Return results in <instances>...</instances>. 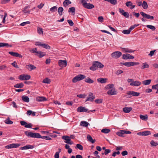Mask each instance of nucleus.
Returning <instances> with one entry per match:
<instances>
[{"label":"nucleus","mask_w":158,"mask_h":158,"mask_svg":"<svg viewBox=\"0 0 158 158\" xmlns=\"http://www.w3.org/2000/svg\"><path fill=\"white\" fill-rule=\"evenodd\" d=\"M104 67V65L101 62L98 61H94L93 62L92 65L89 68V69L94 71L98 68L102 69Z\"/></svg>","instance_id":"nucleus-1"},{"label":"nucleus","mask_w":158,"mask_h":158,"mask_svg":"<svg viewBox=\"0 0 158 158\" xmlns=\"http://www.w3.org/2000/svg\"><path fill=\"white\" fill-rule=\"evenodd\" d=\"M81 2L83 7L85 8L90 9L94 7V6L93 4L87 3L85 0H81Z\"/></svg>","instance_id":"nucleus-2"},{"label":"nucleus","mask_w":158,"mask_h":158,"mask_svg":"<svg viewBox=\"0 0 158 158\" xmlns=\"http://www.w3.org/2000/svg\"><path fill=\"white\" fill-rule=\"evenodd\" d=\"M86 77L84 75L79 74L76 76L72 79V82L76 83L77 81L82 80L85 78Z\"/></svg>","instance_id":"nucleus-3"},{"label":"nucleus","mask_w":158,"mask_h":158,"mask_svg":"<svg viewBox=\"0 0 158 158\" xmlns=\"http://www.w3.org/2000/svg\"><path fill=\"white\" fill-rule=\"evenodd\" d=\"M140 14L143 17V18L141 19V20L143 22H144L146 21V20L145 19L143 18H145L147 19H150L151 20L154 19V17L153 16H151L147 14L142 11L141 12Z\"/></svg>","instance_id":"nucleus-4"},{"label":"nucleus","mask_w":158,"mask_h":158,"mask_svg":"<svg viewBox=\"0 0 158 158\" xmlns=\"http://www.w3.org/2000/svg\"><path fill=\"white\" fill-rule=\"evenodd\" d=\"M131 132L128 131L120 130L116 133L117 135L120 137H124L125 134H130Z\"/></svg>","instance_id":"nucleus-5"},{"label":"nucleus","mask_w":158,"mask_h":158,"mask_svg":"<svg viewBox=\"0 0 158 158\" xmlns=\"http://www.w3.org/2000/svg\"><path fill=\"white\" fill-rule=\"evenodd\" d=\"M61 138L62 139L65 140L64 142L66 143L72 145L73 144V141H71L70 137L69 136L67 135H63L62 136Z\"/></svg>","instance_id":"nucleus-6"},{"label":"nucleus","mask_w":158,"mask_h":158,"mask_svg":"<svg viewBox=\"0 0 158 158\" xmlns=\"http://www.w3.org/2000/svg\"><path fill=\"white\" fill-rule=\"evenodd\" d=\"M95 111L96 110H95L88 111V109L85 108V107L81 106L79 107L77 109V111L79 112H86L87 111H88V113H89L91 112H95Z\"/></svg>","instance_id":"nucleus-7"},{"label":"nucleus","mask_w":158,"mask_h":158,"mask_svg":"<svg viewBox=\"0 0 158 158\" xmlns=\"http://www.w3.org/2000/svg\"><path fill=\"white\" fill-rule=\"evenodd\" d=\"M121 64H123L126 66L130 67L133 66L135 65H138L139 63L138 62H126L124 63H121Z\"/></svg>","instance_id":"nucleus-8"},{"label":"nucleus","mask_w":158,"mask_h":158,"mask_svg":"<svg viewBox=\"0 0 158 158\" xmlns=\"http://www.w3.org/2000/svg\"><path fill=\"white\" fill-rule=\"evenodd\" d=\"M35 44L36 46H41L44 48L46 49H50L51 47L50 46L47 44H41L40 42H36L35 43Z\"/></svg>","instance_id":"nucleus-9"},{"label":"nucleus","mask_w":158,"mask_h":158,"mask_svg":"<svg viewBox=\"0 0 158 158\" xmlns=\"http://www.w3.org/2000/svg\"><path fill=\"white\" fill-rule=\"evenodd\" d=\"M127 95L126 97L127 98H131V95H132L133 96H138L140 94L139 93H138L135 91H130L127 92Z\"/></svg>","instance_id":"nucleus-10"},{"label":"nucleus","mask_w":158,"mask_h":158,"mask_svg":"<svg viewBox=\"0 0 158 158\" xmlns=\"http://www.w3.org/2000/svg\"><path fill=\"white\" fill-rule=\"evenodd\" d=\"M30 78V76L28 75L21 74L19 77V79L21 80H28Z\"/></svg>","instance_id":"nucleus-11"},{"label":"nucleus","mask_w":158,"mask_h":158,"mask_svg":"<svg viewBox=\"0 0 158 158\" xmlns=\"http://www.w3.org/2000/svg\"><path fill=\"white\" fill-rule=\"evenodd\" d=\"M122 55V53L119 51H116L111 54V56L114 58L117 59Z\"/></svg>","instance_id":"nucleus-12"},{"label":"nucleus","mask_w":158,"mask_h":158,"mask_svg":"<svg viewBox=\"0 0 158 158\" xmlns=\"http://www.w3.org/2000/svg\"><path fill=\"white\" fill-rule=\"evenodd\" d=\"M58 63L59 65L61 67H65L67 64V61L65 60H59Z\"/></svg>","instance_id":"nucleus-13"},{"label":"nucleus","mask_w":158,"mask_h":158,"mask_svg":"<svg viewBox=\"0 0 158 158\" xmlns=\"http://www.w3.org/2000/svg\"><path fill=\"white\" fill-rule=\"evenodd\" d=\"M95 98V96L93 95V93L91 92H89V97L86 99L85 102L88 101L92 102L93 101Z\"/></svg>","instance_id":"nucleus-14"},{"label":"nucleus","mask_w":158,"mask_h":158,"mask_svg":"<svg viewBox=\"0 0 158 158\" xmlns=\"http://www.w3.org/2000/svg\"><path fill=\"white\" fill-rule=\"evenodd\" d=\"M123 58L124 59H131L134 58V57L129 54H124L123 55Z\"/></svg>","instance_id":"nucleus-15"},{"label":"nucleus","mask_w":158,"mask_h":158,"mask_svg":"<svg viewBox=\"0 0 158 158\" xmlns=\"http://www.w3.org/2000/svg\"><path fill=\"white\" fill-rule=\"evenodd\" d=\"M8 53L11 55L12 56H15L16 57H19V58H22L23 57V56L19 54V53L16 52H9Z\"/></svg>","instance_id":"nucleus-16"},{"label":"nucleus","mask_w":158,"mask_h":158,"mask_svg":"<svg viewBox=\"0 0 158 158\" xmlns=\"http://www.w3.org/2000/svg\"><path fill=\"white\" fill-rule=\"evenodd\" d=\"M34 147L33 145H28L20 148V149L21 150H27L29 149H33Z\"/></svg>","instance_id":"nucleus-17"},{"label":"nucleus","mask_w":158,"mask_h":158,"mask_svg":"<svg viewBox=\"0 0 158 158\" xmlns=\"http://www.w3.org/2000/svg\"><path fill=\"white\" fill-rule=\"evenodd\" d=\"M107 94L110 95H116L117 94L116 91L114 88H113L107 92Z\"/></svg>","instance_id":"nucleus-18"},{"label":"nucleus","mask_w":158,"mask_h":158,"mask_svg":"<svg viewBox=\"0 0 158 158\" xmlns=\"http://www.w3.org/2000/svg\"><path fill=\"white\" fill-rule=\"evenodd\" d=\"M141 84V82L138 81H134L133 82L131 83L130 85L132 86H138L140 85Z\"/></svg>","instance_id":"nucleus-19"},{"label":"nucleus","mask_w":158,"mask_h":158,"mask_svg":"<svg viewBox=\"0 0 158 158\" xmlns=\"http://www.w3.org/2000/svg\"><path fill=\"white\" fill-rule=\"evenodd\" d=\"M34 133L27 131L25 132V134L27 136L31 138H34Z\"/></svg>","instance_id":"nucleus-20"},{"label":"nucleus","mask_w":158,"mask_h":158,"mask_svg":"<svg viewBox=\"0 0 158 158\" xmlns=\"http://www.w3.org/2000/svg\"><path fill=\"white\" fill-rule=\"evenodd\" d=\"M126 5L127 7L130 6V9H133L134 8L135 6V5H132V2L131 1L127 2L126 3Z\"/></svg>","instance_id":"nucleus-21"},{"label":"nucleus","mask_w":158,"mask_h":158,"mask_svg":"<svg viewBox=\"0 0 158 158\" xmlns=\"http://www.w3.org/2000/svg\"><path fill=\"white\" fill-rule=\"evenodd\" d=\"M132 108L131 107H125L123 108V111L125 113H128L130 112L132 110Z\"/></svg>","instance_id":"nucleus-22"},{"label":"nucleus","mask_w":158,"mask_h":158,"mask_svg":"<svg viewBox=\"0 0 158 158\" xmlns=\"http://www.w3.org/2000/svg\"><path fill=\"white\" fill-rule=\"evenodd\" d=\"M107 79L106 78H100L97 79V81L101 83H105L106 82Z\"/></svg>","instance_id":"nucleus-23"},{"label":"nucleus","mask_w":158,"mask_h":158,"mask_svg":"<svg viewBox=\"0 0 158 158\" xmlns=\"http://www.w3.org/2000/svg\"><path fill=\"white\" fill-rule=\"evenodd\" d=\"M36 100L38 102H42L45 101L46 99L45 98L43 97H38L36 98Z\"/></svg>","instance_id":"nucleus-24"},{"label":"nucleus","mask_w":158,"mask_h":158,"mask_svg":"<svg viewBox=\"0 0 158 158\" xmlns=\"http://www.w3.org/2000/svg\"><path fill=\"white\" fill-rule=\"evenodd\" d=\"M26 68L31 71L32 70L35 69L36 67L33 65L30 64L27 65Z\"/></svg>","instance_id":"nucleus-25"},{"label":"nucleus","mask_w":158,"mask_h":158,"mask_svg":"<svg viewBox=\"0 0 158 158\" xmlns=\"http://www.w3.org/2000/svg\"><path fill=\"white\" fill-rule=\"evenodd\" d=\"M87 137L88 141L92 143H94L95 142V139H93L92 137L90 135H87Z\"/></svg>","instance_id":"nucleus-26"},{"label":"nucleus","mask_w":158,"mask_h":158,"mask_svg":"<svg viewBox=\"0 0 158 158\" xmlns=\"http://www.w3.org/2000/svg\"><path fill=\"white\" fill-rule=\"evenodd\" d=\"M46 55V53L44 52H43L40 51L38 52L36 54V55L38 56L40 58H41L43 56H45Z\"/></svg>","instance_id":"nucleus-27"},{"label":"nucleus","mask_w":158,"mask_h":158,"mask_svg":"<svg viewBox=\"0 0 158 158\" xmlns=\"http://www.w3.org/2000/svg\"><path fill=\"white\" fill-rule=\"evenodd\" d=\"M12 45H9L8 44L6 43H0V47H12Z\"/></svg>","instance_id":"nucleus-28"},{"label":"nucleus","mask_w":158,"mask_h":158,"mask_svg":"<svg viewBox=\"0 0 158 158\" xmlns=\"http://www.w3.org/2000/svg\"><path fill=\"white\" fill-rule=\"evenodd\" d=\"M29 8H30L29 6H26L23 8L22 11L23 12L25 13H30V11L29 10H27V9Z\"/></svg>","instance_id":"nucleus-29"},{"label":"nucleus","mask_w":158,"mask_h":158,"mask_svg":"<svg viewBox=\"0 0 158 158\" xmlns=\"http://www.w3.org/2000/svg\"><path fill=\"white\" fill-rule=\"evenodd\" d=\"M151 81V80L148 79L143 81H142V84L145 85H149Z\"/></svg>","instance_id":"nucleus-30"},{"label":"nucleus","mask_w":158,"mask_h":158,"mask_svg":"<svg viewBox=\"0 0 158 158\" xmlns=\"http://www.w3.org/2000/svg\"><path fill=\"white\" fill-rule=\"evenodd\" d=\"M80 125L83 127H86L88 125H89V124L87 122L82 121L81 122Z\"/></svg>","instance_id":"nucleus-31"},{"label":"nucleus","mask_w":158,"mask_h":158,"mask_svg":"<svg viewBox=\"0 0 158 158\" xmlns=\"http://www.w3.org/2000/svg\"><path fill=\"white\" fill-rule=\"evenodd\" d=\"M22 99L24 102H29V98L28 97L23 96L22 97Z\"/></svg>","instance_id":"nucleus-32"},{"label":"nucleus","mask_w":158,"mask_h":158,"mask_svg":"<svg viewBox=\"0 0 158 158\" xmlns=\"http://www.w3.org/2000/svg\"><path fill=\"white\" fill-rule=\"evenodd\" d=\"M71 2L69 0H65L63 2V6H64L66 7V6L68 5L69 4H71Z\"/></svg>","instance_id":"nucleus-33"},{"label":"nucleus","mask_w":158,"mask_h":158,"mask_svg":"<svg viewBox=\"0 0 158 158\" xmlns=\"http://www.w3.org/2000/svg\"><path fill=\"white\" fill-rule=\"evenodd\" d=\"M85 81L87 83L89 84H92L94 82V81L89 77H88L86 78Z\"/></svg>","instance_id":"nucleus-34"},{"label":"nucleus","mask_w":158,"mask_h":158,"mask_svg":"<svg viewBox=\"0 0 158 158\" xmlns=\"http://www.w3.org/2000/svg\"><path fill=\"white\" fill-rule=\"evenodd\" d=\"M139 117L140 119L146 121L148 120V116L147 114H146L144 115H143L141 114L140 115Z\"/></svg>","instance_id":"nucleus-35"},{"label":"nucleus","mask_w":158,"mask_h":158,"mask_svg":"<svg viewBox=\"0 0 158 158\" xmlns=\"http://www.w3.org/2000/svg\"><path fill=\"white\" fill-rule=\"evenodd\" d=\"M24 86V84L23 83H18L14 85V87L16 88H23Z\"/></svg>","instance_id":"nucleus-36"},{"label":"nucleus","mask_w":158,"mask_h":158,"mask_svg":"<svg viewBox=\"0 0 158 158\" xmlns=\"http://www.w3.org/2000/svg\"><path fill=\"white\" fill-rule=\"evenodd\" d=\"M110 131V130L109 129L104 128L102 129L101 131L102 132L107 134L109 133Z\"/></svg>","instance_id":"nucleus-37"},{"label":"nucleus","mask_w":158,"mask_h":158,"mask_svg":"<svg viewBox=\"0 0 158 158\" xmlns=\"http://www.w3.org/2000/svg\"><path fill=\"white\" fill-rule=\"evenodd\" d=\"M63 11V8L62 7H60L58 9V12L60 16H61L62 14V12Z\"/></svg>","instance_id":"nucleus-38"},{"label":"nucleus","mask_w":158,"mask_h":158,"mask_svg":"<svg viewBox=\"0 0 158 158\" xmlns=\"http://www.w3.org/2000/svg\"><path fill=\"white\" fill-rule=\"evenodd\" d=\"M142 6L144 9H147L148 8V5L147 2L145 1H143L142 3Z\"/></svg>","instance_id":"nucleus-39"},{"label":"nucleus","mask_w":158,"mask_h":158,"mask_svg":"<svg viewBox=\"0 0 158 158\" xmlns=\"http://www.w3.org/2000/svg\"><path fill=\"white\" fill-rule=\"evenodd\" d=\"M42 82L44 83L49 84L51 82V80L49 78H46L43 80Z\"/></svg>","instance_id":"nucleus-40"},{"label":"nucleus","mask_w":158,"mask_h":158,"mask_svg":"<svg viewBox=\"0 0 158 158\" xmlns=\"http://www.w3.org/2000/svg\"><path fill=\"white\" fill-rule=\"evenodd\" d=\"M150 143L152 146H156L158 145V143L156 142H155L154 140H152Z\"/></svg>","instance_id":"nucleus-41"},{"label":"nucleus","mask_w":158,"mask_h":158,"mask_svg":"<svg viewBox=\"0 0 158 158\" xmlns=\"http://www.w3.org/2000/svg\"><path fill=\"white\" fill-rule=\"evenodd\" d=\"M149 65L146 63H143V66L141 67V69H144L145 68H148L149 67Z\"/></svg>","instance_id":"nucleus-42"},{"label":"nucleus","mask_w":158,"mask_h":158,"mask_svg":"<svg viewBox=\"0 0 158 158\" xmlns=\"http://www.w3.org/2000/svg\"><path fill=\"white\" fill-rule=\"evenodd\" d=\"M146 27L150 29L153 31H155L156 29L155 26L151 25H147Z\"/></svg>","instance_id":"nucleus-43"},{"label":"nucleus","mask_w":158,"mask_h":158,"mask_svg":"<svg viewBox=\"0 0 158 158\" xmlns=\"http://www.w3.org/2000/svg\"><path fill=\"white\" fill-rule=\"evenodd\" d=\"M41 136L40 133H34L33 138H41Z\"/></svg>","instance_id":"nucleus-44"},{"label":"nucleus","mask_w":158,"mask_h":158,"mask_svg":"<svg viewBox=\"0 0 158 158\" xmlns=\"http://www.w3.org/2000/svg\"><path fill=\"white\" fill-rule=\"evenodd\" d=\"M122 32L125 34H129L130 33L131 31L129 29L128 30H123Z\"/></svg>","instance_id":"nucleus-45"},{"label":"nucleus","mask_w":158,"mask_h":158,"mask_svg":"<svg viewBox=\"0 0 158 158\" xmlns=\"http://www.w3.org/2000/svg\"><path fill=\"white\" fill-rule=\"evenodd\" d=\"M57 7L56 6H54L50 9V11L52 12H54L57 10Z\"/></svg>","instance_id":"nucleus-46"},{"label":"nucleus","mask_w":158,"mask_h":158,"mask_svg":"<svg viewBox=\"0 0 158 158\" xmlns=\"http://www.w3.org/2000/svg\"><path fill=\"white\" fill-rule=\"evenodd\" d=\"M37 32L38 33L40 34H42L43 33V29L41 28L38 27Z\"/></svg>","instance_id":"nucleus-47"},{"label":"nucleus","mask_w":158,"mask_h":158,"mask_svg":"<svg viewBox=\"0 0 158 158\" xmlns=\"http://www.w3.org/2000/svg\"><path fill=\"white\" fill-rule=\"evenodd\" d=\"M86 96V95L84 94H81L77 95V96L80 98H85Z\"/></svg>","instance_id":"nucleus-48"},{"label":"nucleus","mask_w":158,"mask_h":158,"mask_svg":"<svg viewBox=\"0 0 158 158\" xmlns=\"http://www.w3.org/2000/svg\"><path fill=\"white\" fill-rule=\"evenodd\" d=\"M76 147L77 148L79 149L80 150H82L83 149V146L81 144H77L76 145Z\"/></svg>","instance_id":"nucleus-49"},{"label":"nucleus","mask_w":158,"mask_h":158,"mask_svg":"<svg viewBox=\"0 0 158 158\" xmlns=\"http://www.w3.org/2000/svg\"><path fill=\"white\" fill-rule=\"evenodd\" d=\"M5 123L8 124H11L13 123V122L9 119H8L6 120Z\"/></svg>","instance_id":"nucleus-50"},{"label":"nucleus","mask_w":158,"mask_h":158,"mask_svg":"<svg viewBox=\"0 0 158 158\" xmlns=\"http://www.w3.org/2000/svg\"><path fill=\"white\" fill-rule=\"evenodd\" d=\"M69 12H71L72 13H74L75 12V8L74 7H71L69 8Z\"/></svg>","instance_id":"nucleus-51"},{"label":"nucleus","mask_w":158,"mask_h":158,"mask_svg":"<svg viewBox=\"0 0 158 158\" xmlns=\"http://www.w3.org/2000/svg\"><path fill=\"white\" fill-rule=\"evenodd\" d=\"M41 138L45 139L47 140H50L52 139L51 138L47 136H41Z\"/></svg>","instance_id":"nucleus-52"},{"label":"nucleus","mask_w":158,"mask_h":158,"mask_svg":"<svg viewBox=\"0 0 158 158\" xmlns=\"http://www.w3.org/2000/svg\"><path fill=\"white\" fill-rule=\"evenodd\" d=\"M11 64L13 66H14L16 68H19L18 65H17V63L15 61H14L13 63H12Z\"/></svg>","instance_id":"nucleus-53"},{"label":"nucleus","mask_w":158,"mask_h":158,"mask_svg":"<svg viewBox=\"0 0 158 158\" xmlns=\"http://www.w3.org/2000/svg\"><path fill=\"white\" fill-rule=\"evenodd\" d=\"M5 148L6 149H10L13 148L12 143L9 144L5 146Z\"/></svg>","instance_id":"nucleus-54"},{"label":"nucleus","mask_w":158,"mask_h":158,"mask_svg":"<svg viewBox=\"0 0 158 158\" xmlns=\"http://www.w3.org/2000/svg\"><path fill=\"white\" fill-rule=\"evenodd\" d=\"M122 48L123 49H125L126 50L125 51V52H128V53H132V52H134V50H131L130 49H126V48Z\"/></svg>","instance_id":"nucleus-55"},{"label":"nucleus","mask_w":158,"mask_h":158,"mask_svg":"<svg viewBox=\"0 0 158 158\" xmlns=\"http://www.w3.org/2000/svg\"><path fill=\"white\" fill-rule=\"evenodd\" d=\"M143 132L144 134V136H147L151 134V131H144Z\"/></svg>","instance_id":"nucleus-56"},{"label":"nucleus","mask_w":158,"mask_h":158,"mask_svg":"<svg viewBox=\"0 0 158 158\" xmlns=\"http://www.w3.org/2000/svg\"><path fill=\"white\" fill-rule=\"evenodd\" d=\"M108 2L114 5L116 4L117 3L116 0H109Z\"/></svg>","instance_id":"nucleus-57"},{"label":"nucleus","mask_w":158,"mask_h":158,"mask_svg":"<svg viewBox=\"0 0 158 158\" xmlns=\"http://www.w3.org/2000/svg\"><path fill=\"white\" fill-rule=\"evenodd\" d=\"M95 102L96 103H101L102 102V100L100 99H96L95 100Z\"/></svg>","instance_id":"nucleus-58"},{"label":"nucleus","mask_w":158,"mask_h":158,"mask_svg":"<svg viewBox=\"0 0 158 158\" xmlns=\"http://www.w3.org/2000/svg\"><path fill=\"white\" fill-rule=\"evenodd\" d=\"M68 23L69 24V25L71 26H73L74 25V23L73 21L70 19H69L67 20Z\"/></svg>","instance_id":"nucleus-59"},{"label":"nucleus","mask_w":158,"mask_h":158,"mask_svg":"<svg viewBox=\"0 0 158 158\" xmlns=\"http://www.w3.org/2000/svg\"><path fill=\"white\" fill-rule=\"evenodd\" d=\"M30 51H31L33 53H36V54L37 53V52H39L37 51L36 48H31V49Z\"/></svg>","instance_id":"nucleus-60"},{"label":"nucleus","mask_w":158,"mask_h":158,"mask_svg":"<svg viewBox=\"0 0 158 158\" xmlns=\"http://www.w3.org/2000/svg\"><path fill=\"white\" fill-rule=\"evenodd\" d=\"M32 125L31 123H29L28 124L27 123V124L25 126V127L26 128H32Z\"/></svg>","instance_id":"nucleus-61"},{"label":"nucleus","mask_w":158,"mask_h":158,"mask_svg":"<svg viewBox=\"0 0 158 158\" xmlns=\"http://www.w3.org/2000/svg\"><path fill=\"white\" fill-rule=\"evenodd\" d=\"M111 152V150L110 149H106V150H105V151L104 152V154L105 155H107L108 154L110 153Z\"/></svg>","instance_id":"nucleus-62"},{"label":"nucleus","mask_w":158,"mask_h":158,"mask_svg":"<svg viewBox=\"0 0 158 158\" xmlns=\"http://www.w3.org/2000/svg\"><path fill=\"white\" fill-rule=\"evenodd\" d=\"M156 51V50H154L151 51L150 52L149 54H148V56H152L154 55L155 52Z\"/></svg>","instance_id":"nucleus-63"},{"label":"nucleus","mask_w":158,"mask_h":158,"mask_svg":"<svg viewBox=\"0 0 158 158\" xmlns=\"http://www.w3.org/2000/svg\"><path fill=\"white\" fill-rule=\"evenodd\" d=\"M152 88L153 89H158V84L156 85H152Z\"/></svg>","instance_id":"nucleus-64"}]
</instances>
